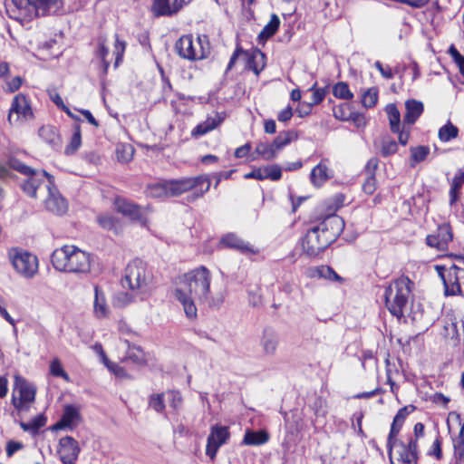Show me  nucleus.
<instances>
[{
    "label": "nucleus",
    "mask_w": 464,
    "mask_h": 464,
    "mask_svg": "<svg viewBox=\"0 0 464 464\" xmlns=\"http://www.w3.org/2000/svg\"><path fill=\"white\" fill-rule=\"evenodd\" d=\"M374 67L380 72L382 77L386 79L393 78V72L389 65L383 66L381 62L377 61L374 63Z\"/></svg>",
    "instance_id": "62"
},
{
    "label": "nucleus",
    "mask_w": 464,
    "mask_h": 464,
    "mask_svg": "<svg viewBox=\"0 0 464 464\" xmlns=\"http://www.w3.org/2000/svg\"><path fill=\"white\" fill-rule=\"evenodd\" d=\"M44 424L45 419L43 416H37L29 422H20V426L24 431L32 433L37 432Z\"/></svg>",
    "instance_id": "48"
},
{
    "label": "nucleus",
    "mask_w": 464,
    "mask_h": 464,
    "mask_svg": "<svg viewBox=\"0 0 464 464\" xmlns=\"http://www.w3.org/2000/svg\"><path fill=\"white\" fill-rule=\"evenodd\" d=\"M464 429L462 428L459 436L453 440L454 458L456 464H464Z\"/></svg>",
    "instance_id": "39"
},
{
    "label": "nucleus",
    "mask_w": 464,
    "mask_h": 464,
    "mask_svg": "<svg viewBox=\"0 0 464 464\" xmlns=\"http://www.w3.org/2000/svg\"><path fill=\"white\" fill-rule=\"evenodd\" d=\"M353 111L348 104H341L334 108V116L340 121H350Z\"/></svg>",
    "instance_id": "52"
},
{
    "label": "nucleus",
    "mask_w": 464,
    "mask_h": 464,
    "mask_svg": "<svg viewBox=\"0 0 464 464\" xmlns=\"http://www.w3.org/2000/svg\"><path fill=\"white\" fill-rule=\"evenodd\" d=\"M14 7L18 12L16 19H32V12L28 0H12Z\"/></svg>",
    "instance_id": "42"
},
{
    "label": "nucleus",
    "mask_w": 464,
    "mask_h": 464,
    "mask_svg": "<svg viewBox=\"0 0 464 464\" xmlns=\"http://www.w3.org/2000/svg\"><path fill=\"white\" fill-rule=\"evenodd\" d=\"M279 343L278 334L271 328H266L260 340V345L266 355H274Z\"/></svg>",
    "instance_id": "22"
},
{
    "label": "nucleus",
    "mask_w": 464,
    "mask_h": 464,
    "mask_svg": "<svg viewBox=\"0 0 464 464\" xmlns=\"http://www.w3.org/2000/svg\"><path fill=\"white\" fill-rule=\"evenodd\" d=\"M150 279L146 265L140 260H134L125 269L122 285L131 291L143 294L147 292Z\"/></svg>",
    "instance_id": "7"
},
{
    "label": "nucleus",
    "mask_w": 464,
    "mask_h": 464,
    "mask_svg": "<svg viewBox=\"0 0 464 464\" xmlns=\"http://www.w3.org/2000/svg\"><path fill=\"white\" fill-rule=\"evenodd\" d=\"M413 411L412 406H405L400 409L395 415L393 421L391 426L390 434L388 437V444L392 445V441L396 440V436L399 434L401 428L402 427L407 416Z\"/></svg>",
    "instance_id": "24"
},
{
    "label": "nucleus",
    "mask_w": 464,
    "mask_h": 464,
    "mask_svg": "<svg viewBox=\"0 0 464 464\" xmlns=\"http://www.w3.org/2000/svg\"><path fill=\"white\" fill-rule=\"evenodd\" d=\"M189 2L190 0H154L152 11L156 16H170Z\"/></svg>",
    "instance_id": "18"
},
{
    "label": "nucleus",
    "mask_w": 464,
    "mask_h": 464,
    "mask_svg": "<svg viewBox=\"0 0 464 464\" xmlns=\"http://www.w3.org/2000/svg\"><path fill=\"white\" fill-rule=\"evenodd\" d=\"M307 276L311 278H324L329 281H335L339 283L343 282V278H342L332 267L328 266H320L310 268L307 271Z\"/></svg>",
    "instance_id": "27"
},
{
    "label": "nucleus",
    "mask_w": 464,
    "mask_h": 464,
    "mask_svg": "<svg viewBox=\"0 0 464 464\" xmlns=\"http://www.w3.org/2000/svg\"><path fill=\"white\" fill-rule=\"evenodd\" d=\"M168 397H169V404L173 409L177 410L181 406L182 396L179 393V392H176V391L169 392Z\"/></svg>",
    "instance_id": "59"
},
{
    "label": "nucleus",
    "mask_w": 464,
    "mask_h": 464,
    "mask_svg": "<svg viewBox=\"0 0 464 464\" xmlns=\"http://www.w3.org/2000/svg\"><path fill=\"white\" fill-rule=\"evenodd\" d=\"M316 419L324 418L327 414V404L325 400L321 397H315L310 405Z\"/></svg>",
    "instance_id": "44"
},
{
    "label": "nucleus",
    "mask_w": 464,
    "mask_h": 464,
    "mask_svg": "<svg viewBox=\"0 0 464 464\" xmlns=\"http://www.w3.org/2000/svg\"><path fill=\"white\" fill-rule=\"evenodd\" d=\"M50 372L55 377H61L66 382H70V377L63 370L61 361L54 358L50 363Z\"/></svg>",
    "instance_id": "50"
},
{
    "label": "nucleus",
    "mask_w": 464,
    "mask_h": 464,
    "mask_svg": "<svg viewBox=\"0 0 464 464\" xmlns=\"http://www.w3.org/2000/svg\"><path fill=\"white\" fill-rule=\"evenodd\" d=\"M9 259L15 271L25 278H32L38 271L37 257L21 248H12L8 252Z\"/></svg>",
    "instance_id": "8"
},
{
    "label": "nucleus",
    "mask_w": 464,
    "mask_h": 464,
    "mask_svg": "<svg viewBox=\"0 0 464 464\" xmlns=\"http://www.w3.org/2000/svg\"><path fill=\"white\" fill-rule=\"evenodd\" d=\"M22 84V78L19 76L14 77L11 81L6 82V89L10 92L17 91Z\"/></svg>",
    "instance_id": "64"
},
{
    "label": "nucleus",
    "mask_w": 464,
    "mask_h": 464,
    "mask_svg": "<svg viewBox=\"0 0 464 464\" xmlns=\"http://www.w3.org/2000/svg\"><path fill=\"white\" fill-rule=\"evenodd\" d=\"M115 207L119 212L128 216L131 219L140 220L142 218V209L139 206L130 203L124 198L116 199Z\"/></svg>",
    "instance_id": "26"
},
{
    "label": "nucleus",
    "mask_w": 464,
    "mask_h": 464,
    "mask_svg": "<svg viewBox=\"0 0 464 464\" xmlns=\"http://www.w3.org/2000/svg\"><path fill=\"white\" fill-rule=\"evenodd\" d=\"M98 223L100 226L108 230H116L117 221L114 218L109 215H102L98 217Z\"/></svg>",
    "instance_id": "55"
},
{
    "label": "nucleus",
    "mask_w": 464,
    "mask_h": 464,
    "mask_svg": "<svg viewBox=\"0 0 464 464\" xmlns=\"http://www.w3.org/2000/svg\"><path fill=\"white\" fill-rule=\"evenodd\" d=\"M149 406L157 412H162L165 409L164 393H153L150 396Z\"/></svg>",
    "instance_id": "51"
},
{
    "label": "nucleus",
    "mask_w": 464,
    "mask_h": 464,
    "mask_svg": "<svg viewBox=\"0 0 464 464\" xmlns=\"http://www.w3.org/2000/svg\"><path fill=\"white\" fill-rule=\"evenodd\" d=\"M392 464H417L418 453L416 440H410L406 445L394 440L392 445L387 443Z\"/></svg>",
    "instance_id": "10"
},
{
    "label": "nucleus",
    "mask_w": 464,
    "mask_h": 464,
    "mask_svg": "<svg viewBox=\"0 0 464 464\" xmlns=\"http://www.w3.org/2000/svg\"><path fill=\"white\" fill-rule=\"evenodd\" d=\"M333 94L339 99L350 100L353 97L347 83L340 82L333 88Z\"/></svg>",
    "instance_id": "47"
},
{
    "label": "nucleus",
    "mask_w": 464,
    "mask_h": 464,
    "mask_svg": "<svg viewBox=\"0 0 464 464\" xmlns=\"http://www.w3.org/2000/svg\"><path fill=\"white\" fill-rule=\"evenodd\" d=\"M269 440V434L264 430H246L241 445L245 446H260L266 444Z\"/></svg>",
    "instance_id": "29"
},
{
    "label": "nucleus",
    "mask_w": 464,
    "mask_h": 464,
    "mask_svg": "<svg viewBox=\"0 0 464 464\" xmlns=\"http://www.w3.org/2000/svg\"><path fill=\"white\" fill-rule=\"evenodd\" d=\"M58 453L64 464H73L79 453L77 441L72 437L62 438L59 442Z\"/></svg>",
    "instance_id": "19"
},
{
    "label": "nucleus",
    "mask_w": 464,
    "mask_h": 464,
    "mask_svg": "<svg viewBox=\"0 0 464 464\" xmlns=\"http://www.w3.org/2000/svg\"><path fill=\"white\" fill-rule=\"evenodd\" d=\"M126 44L123 41H121L118 35H115V44H114V51L113 55L115 56V67H117L120 62L122 59L123 53L125 52Z\"/></svg>",
    "instance_id": "53"
},
{
    "label": "nucleus",
    "mask_w": 464,
    "mask_h": 464,
    "mask_svg": "<svg viewBox=\"0 0 464 464\" xmlns=\"http://www.w3.org/2000/svg\"><path fill=\"white\" fill-rule=\"evenodd\" d=\"M298 138L297 132L292 130H284L273 140V146L278 154L285 146L290 144L292 141L296 140Z\"/></svg>",
    "instance_id": "32"
},
{
    "label": "nucleus",
    "mask_w": 464,
    "mask_h": 464,
    "mask_svg": "<svg viewBox=\"0 0 464 464\" xmlns=\"http://www.w3.org/2000/svg\"><path fill=\"white\" fill-rule=\"evenodd\" d=\"M38 133L40 138L49 144L52 149L58 150L62 148V139L55 127L51 125L43 126Z\"/></svg>",
    "instance_id": "25"
},
{
    "label": "nucleus",
    "mask_w": 464,
    "mask_h": 464,
    "mask_svg": "<svg viewBox=\"0 0 464 464\" xmlns=\"http://www.w3.org/2000/svg\"><path fill=\"white\" fill-rule=\"evenodd\" d=\"M317 227L332 244L342 234L344 228V221L337 215H331Z\"/></svg>",
    "instance_id": "17"
},
{
    "label": "nucleus",
    "mask_w": 464,
    "mask_h": 464,
    "mask_svg": "<svg viewBox=\"0 0 464 464\" xmlns=\"http://www.w3.org/2000/svg\"><path fill=\"white\" fill-rule=\"evenodd\" d=\"M315 85H316V83H314L312 86V88L310 89L311 91H313V95H312V101L307 105L308 110H311L313 105H316V104H319L320 102H322L325 96L324 89H323V88L316 89Z\"/></svg>",
    "instance_id": "54"
},
{
    "label": "nucleus",
    "mask_w": 464,
    "mask_h": 464,
    "mask_svg": "<svg viewBox=\"0 0 464 464\" xmlns=\"http://www.w3.org/2000/svg\"><path fill=\"white\" fill-rule=\"evenodd\" d=\"M330 245L331 243L318 227L309 229L302 240L303 251L308 256H316Z\"/></svg>",
    "instance_id": "11"
},
{
    "label": "nucleus",
    "mask_w": 464,
    "mask_h": 464,
    "mask_svg": "<svg viewBox=\"0 0 464 464\" xmlns=\"http://www.w3.org/2000/svg\"><path fill=\"white\" fill-rule=\"evenodd\" d=\"M14 168L26 179L21 188L32 198H43L45 208L57 215H63L67 210V203L53 185V179L44 170H35L23 163H16Z\"/></svg>",
    "instance_id": "2"
},
{
    "label": "nucleus",
    "mask_w": 464,
    "mask_h": 464,
    "mask_svg": "<svg viewBox=\"0 0 464 464\" xmlns=\"http://www.w3.org/2000/svg\"><path fill=\"white\" fill-rule=\"evenodd\" d=\"M413 283L407 276H401L392 282L385 289V305L389 312L397 318L403 315Z\"/></svg>",
    "instance_id": "4"
},
{
    "label": "nucleus",
    "mask_w": 464,
    "mask_h": 464,
    "mask_svg": "<svg viewBox=\"0 0 464 464\" xmlns=\"http://www.w3.org/2000/svg\"><path fill=\"white\" fill-rule=\"evenodd\" d=\"M230 437L228 427L213 425L207 440L206 454L214 459L221 446L226 444Z\"/></svg>",
    "instance_id": "14"
},
{
    "label": "nucleus",
    "mask_w": 464,
    "mask_h": 464,
    "mask_svg": "<svg viewBox=\"0 0 464 464\" xmlns=\"http://www.w3.org/2000/svg\"><path fill=\"white\" fill-rule=\"evenodd\" d=\"M441 276L446 295H464V268L453 265Z\"/></svg>",
    "instance_id": "12"
},
{
    "label": "nucleus",
    "mask_w": 464,
    "mask_h": 464,
    "mask_svg": "<svg viewBox=\"0 0 464 464\" xmlns=\"http://www.w3.org/2000/svg\"><path fill=\"white\" fill-rule=\"evenodd\" d=\"M254 153L257 154L259 157L266 160H272L277 157V153L274 149L273 142H258Z\"/></svg>",
    "instance_id": "35"
},
{
    "label": "nucleus",
    "mask_w": 464,
    "mask_h": 464,
    "mask_svg": "<svg viewBox=\"0 0 464 464\" xmlns=\"http://www.w3.org/2000/svg\"><path fill=\"white\" fill-rule=\"evenodd\" d=\"M132 302L131 296L125 293V292H120L115 295L113 298V304L117 307H123L127 304H130Z\"/></svg>",
    "instance_id": "56"
},
{
    "label": "nucleus",
    "mask_w": 464,
    "mask_h": 464,
    "mask_svg": "<svg viewBox=\"0 0 464 464\" xmlns=\"http://www.w3.org/2000/svg\"><path fill=\"white\" fill-rule=\"evenodd\" d=\"M93 314L98 319L104 318L109 314V306L105 295L98 285L94 286Z\"/></svg>",
    "instance_id": "30"
},
{
    "label": "nucleus",
    "mask_w": 464,
    "mask_h": 464,
    "mask_svg": "<svg viewBox=\"0 0 464 464\" xmlns=\"http://www.w3.org/2000/svg\"><path fill=\"white\" fill-rule=\"evenodd\" d=\"M331 177V170L324 160L315 166L311 172V181L317 187L322 186Z\"/></svg>",
    "instance_id": "31"
},
{
    "label": "nucleus",
    "mask_w": 464,
    "mask_h": 464,
    "mask_svg": "<svg viewBox=\"0 0 464 464\" xmlns=\"http://www.w3.org/2000/svg\"><path fill=\"white\" fill-rule=\"evenodd\" d=\"M33 118V111L27 98L23 94H17L9 110L8 121L13 125H19Z\"/></svg>",
    "instance_id": "13"
},
{
    "label": "nucleus",
    "mask_w": 464,
    "mask_h": 464,
    "mask_svg": "<svg viewBox=\"0 0 464 464\" xmlns=\"http://www.w3.org/2000/svg\"><path fill=\"white\" fill-rule=\"evenodd\" d=\"M167 188V180L148 185L147 194L151 198L169 197Z\"/></svg>",
    "instance_id": "40"
},
{
    "label": "nucleus",
    "mask_w": 464,
    "mask_h": 464,
    "mask_svg": "<svg viewBox=\"0 0 464 464\" xmlns=\"http://www.w3.org/2000/svg\"><path fill=\"white\" fill-rule=\"evenodd\" d=\"M23 447H24V445H23L22 442L14 441V440H9L6 443V448H5L6 456L8 458H11L15 452H17L18 450L23 449Z\"/></svg>",
    "instance_id": "60"
},
{
    "label": "nucleus",
    "mask_w": 464,
    "mask_h": 464,
    "mask_svg": "<svg viewBox=\"0 0 464 464\" xmlns=\"http://www.w3.org/2000/svg\"><path fill=\"white\" fill-rule=\"evenodd\" d=\"M82 144L81 128L79 125L74 126L73 134L69 144L64 149V154L67 156L74 154Z\"/></svg>",
    "instance_id": "38"
},
{
    "label": "nucleus",
    "mask_w": 464,
    "mask_h": 464,
    "mask_svg": "<svg viewBox=\"0 0 464 464\" xmlns=\"http://www.w3.org/2000/svg\"><path fill=\"white\" fill-rule=\"evenodd\" d=\"M281 177L282 169L277 165H271L265 168L256 169L245 175L246 179H256L259 180L268 179L274 181L279 180Z\"/></svg>",
    "instance_id": "21"
},
{
    "label": "nucleus",
    "mask_w": 464,
    "mask_h": 464,
    "mask_svg": "<svg viewBox=\"0 0 464 464\" xmlns=\"http://www.w3.org/2000/svg\"><path fill=\"white\" fill-rule=\"evenodd\" d=\"M80 419L79 409L72 405H66L61 420L53 426L54 430L64 428L72 429Z\"/></svg>",
    "instance_id": "23"
},
{
    "label": "nucleus",
    "mask_w": 464,
    "mask_h": 464,
    "mask_svg": "<svg viewBox=\"0 0 464 464\" xmlns=\"http://www.w3.org/2000/svg\"><path fill=\"white\" fill-rule=\"evenodd\" d=\"M378 101V91L376 88H369L362 94V102L366 108H372L376 105Z\"/></svg>",
    "instance_id": "49"
},
{
    "label": "nucleus",
    "mask_w": 464,
    "mask_h": 464,
    "mask_svg": "<svg viewBox=\"0 0 464 464\" xmlns=\"http://www.w3.org/2000/svg\"><path fill=\"white\" fill-rule=\"evenodd\" d=\"M14 392L12 396V404L19 412L28 411L35 400L36 389L24 378L14 376Z\"/></svg>",
    "instance_id": "9"
},
{
    "label": "nucleus",
    "mask_w": 464,
    "mask_h": 464,
    "mask_svg": "<svg viewBox=\"0 0 464 464\" xmlns=\"http://www.w3.org/2000/svg\"><path fill=\"white\" fill-rule=\"evenodd\" d=\"M438 135L439 139L442 142H448L458 137L459 129L449 121L447 124L440 128Z\"/></svg>",
    "instance_id": "41"
},
{
    "label": "nucleus",
    "mask_w": 464,
    "mask_h": 464,
    "mask_svg": "<svg viewBox=\"0 0 464 464\" xmlns=\"http://www.w3.org/2000/svg\"><path fill=\"white\" fill-rule=\"evenodd\" d=\"M452 238L450 226L449 224H442L439 226L435 233L427 236L426 243L429 246L439 251H445Z\"/></svg>",
    "instance_id": "15"
},
{
    "label": "nucleus",
    "mask_w": 464,
    "mask_h": 464,
    "mask_svg": "<svg viewBox=\"0 0 464 464\" xmlns=\"http://www.w3.org/2000/svg\"><path fill=\"white\" fill-rule=\"evenodd\" d=\"M464 184V172L459 170L454 176L450 190V204H454L459 198V193Z\"/></svg>",
    "instance_id": "34"
},
{
    "label": "nucleus",
    "mask_w": 464,
    "mask_h": 464,
    "mask_svg": "<svg viewBox=\"0 0 464 464\" xmlns=\"http://www.w3.org/2000/svg\"><path fill=\"white\" fill-rule=\"evenodd\" d=\"M53 266L60 272L88 274L91 270V256L73 245L55 249L51 256Z\"/></svg>",
    "instance_id": "3"
},
{
    "label": "nucleus",
    "mask_w": 464,
    "mask_h": 464,
    "mask_svg": "<svg viewBox=\"0 0 464 464\" xmlns=\"http://www.w3.org/2000/svg\"><path fill=\"white\" fill-rule=\"evenodd\" d=\"M405 109L406 112L403 118L404 122L413 124L422 114L424 106L421 102L412 99L406 101Z\"/></svg>",
    "instance_id": "28"
},
{
    "label": "nucleus",
    "mask_w": 464,
    "mask_h": 464,
    "mask_svg": "<svg viewBox=\"0 0 464 464\" xmlns=\"http://www.w3.org/2000/svg\"><path fill=\"white\" fill-rule=\"evenodd\" d=\"M430 153V148L427 146H418V147H411V159L413 161L411 163V166L414 165V163H419L423 161L426 157Z\"/></svg>",
    "instance_id": "46"
},
{
    "label": "nucleus",
    "mask_w": 464,
    "mask_h": 464,
    "mask_svg": "<svg viewBox=\"0 0 464 464\" xmlns=\"http://www.w3.org/2000/svg\"><path fill=\"white\" fill-rule=\"evenodd\" d=\"M293 116V109L291 106H287L283 109L277 115V120L281 122L288 121Z\"/></svg>",
    "instance_id": "63"
},
{
    "label": "nucleus",
    "mask_w": 464,
    "mask_h": 464,
    "mask_svg": "<svg viewBox=\"0 0 464 464\" xmlns=\"http://www.w3.org/2000/svg\"><path fill=\"white\" fill-rule=\"evenodd\" d=\"M429 455L435 457L437 459H440L442 458L441 438L439 435L434 440L430 450H429Z\"/></svg>",
    "instance_id": "57"
},
{
    "label": "nucleus",
    "mask_w": 464,
    "mask_h": 464,
    "mask_svg": "<svg viewBox=\"0 0 464 464\" xmlns=\"http://www.w3.org/2000/svg\"><path fill=\"white\" fill-rule=\"evenodd\" d=\"M222 120L218 115L208 117L205 121L198 124L192 130L193 136H202L216 129Z\"/></svg>",
    "instance_id": "33"
},
{
    "label": "nucleus",
    "mask_w": 464,
    "mask_h": 464,
    "mask_svg": "<svg viewBox=\"0 0 464 464\" xmlns=\"http://www.w3.org/2000/svg\"><path fill=\"white\" fill-rule=\"evenodd\" d=\"M398 150V144L395 140L383 141L382 154L385 157L394 154Z\"/></svg>",
    "instance_id": "58"
},
{
    "label": "nucleus",
    "mask_w": 464,
    "mask_h": 464,
    "mask_svg": "<svg viewBox=\"0 0 464 464\" xmlns=\"http://www.w3.org/2000/svg\"><path fill=\"white\" fill-rule=\"evenodd\" d=\"M280 24V20L276 14H272L270 21L268 24L263 28V30L258 34V38L260 40H267L271 36H273L276 31L278 30Z\"/></svg>",
    "instance_id": "37"
},
{
    "label": "nucleus",
    "mask_w": 464,
    "mask_h": 464,
    "mask_svg": "<svg viewBox=\"0 0 464 464\" xmlns=\"http://www.w3.org/2000/svg\"><path fill=\"white\" fill-rule=\"evenodd\" d=\"M177 53L183 59L198 61L206 58L210 53V45L207 35H199L196 40L192 35L181 36L175 44Z\"/></svg>",
    "instance_id": "5"
},
{
    "label": "nucleus",
    "mask_w": 464,
    "mask_h": 464,
    "mask_svg": "<svg viewBox=\"0 0 464 464\" xmlns=\"http://www.w3.org/2000/svg\"><path fill=\"white\" fill-rule=\"evenodd\" d=\"M212 274L204 266L196 267L175 279L174 295L182 304L186 316L197 317L196 303L218 308L224 302L222 293L214 295L210 288Z\"/></svg>",
    "instance_id": "1"
},
{
    "label": "nucleus",
    "mask_w": 464,
    "mask_h": 464,
    "mask_svg": "<svg viewBox=\"0 0 464 464\" xmlns=\"http://www.w3.org/2000/svg\"><path fill=\"white\" fill-rule=\"evenodd\" d=\"M385 111L388 115L391 130L392 132H399L401 114L395 104L390 103L386 106Z\"/></svg>",
    "instance_id": "36"
},
{
    "label": "nucleus",
    "mask_w": 464,
    "mask_h": 464,
    "mask_svg": "<svg viewBox=\"0 0 464 464\" xmlns=\"http://www.w3.org/2000/svg\"><path fill=\"white\" fill-rule=\"evenodd\" d=\"M219 244L224 247L235 249L243 254L256 253V251L253 249L252 246L248 242L244 241L242 238H240L234 233H228L223 236L220 239Z\"/></svg>",
    "instance_id": "20"
},
{
    "label": "nucleus",
    "mask_w": 464,
    "mask_h": 464,
    "mask_svg": "<svg viewBox=\"0 0 464 464\" xmlns=\"http://www.w3.org/2000/svg\"><path fill=\"white\" fill-rule=\"evenodd\" d=\"M208 176L200 175L194 178L167 180L169 197L179 196L188 190H192L194 198L202 197L210 188Z\"/></svg>",
    "instance_id": "6"
},
{
    "label": "nucleus",
    "mask_w": 464,
    "mask_h": 464,
    "mask_svg": "<svg viewBox=\"0 0 464 464\" xmlns=\"http://www.w3.org/2000/svg\"><path fill=\"white\" fill-rule=\"evenodd\" d=\"M109 54V49L106 46V41L102 37H100L98 40V49L96 51V55L99 57L103 63V72L106 73L109 68L110 63L106 60L107 55Z\"/></svg>",
    "instance_id": "45"
},
{
    "label": "nucleus",
    "mask_w": 464,
    "mask_h": 464,
    "mask_svg": "<svg viewBox=\"0 0 464 464\" xmlns=\"http://www.w3.org/2000/svg\"><path fill=\"white\" fill-rule=\"evenodd\" d=\"M362 189L366 194H372L376 189V179L374 175L371 173V176L365 180L362 185Z\"/></svg>",
    "instance_id": "61"
},
{
    "label": "nucleus",
    "mask_w": 464,
    "mask_h": 464,
    "mask_svg": "<svg viewBox=\"0 0 464 464\" xmlns=\"http://www.w3.org/2000/svg\"><path fill=\"white\" fill-rule=\"evenodd\" d=\"M32 18L39 15L57 14L63 7V0H28Z\"/></svg>",
    "instance_id": "16"
},
{
    "label": "nucleus",
    "mask_w": 464,
    "mask_h": 464,
    "mask_svg": "<svg viewBox=\"0 0 464 464\" xmlns=\"http://www.w3.org/2000/svg\"><path fill=\"white\" fill-rule=\"evenodd\" d=\"M134 149L130 144H120L117 146L116 154L120 161L129 162L132 160Z\"/></svg>",
    "instance_id": "43"
}]
</instances>
